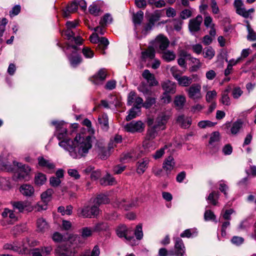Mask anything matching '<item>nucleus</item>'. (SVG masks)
Wrapping results in <instances>:
<instances>
[{
    "label": "nucleus",
    "instance_id": "obj_1",
    "mask_svg": "<svg viewBox=\"0 0 256 256\" xmlns=\"http://www.w3.org/2000/svg\"><path fill=\"white\" fill-rule=\"evenodd\" d=\"M92 136L84 134H76L68 148L70 155L74 158L84 156L92 147Z\"/></svg>",
    "mask_w": 256,
    "mask_h": 256
},
{
    "label": "nucleus",
    "instance_id": "obj_2",
    "mask_svg": "<svg viewBox=\"0 0 256 256\" xmlns=\"http://www.w3.org/2000/svg\"><path fill=\"white\" fill-rule=\"evenodd\" d=\"M52 124L56 126V137L60 141L59 146L68 151L71 144H73V141L71 140L68 133L66 128L64 126V123L53 121Z\"/></svg>",
    "mask_w": 256,
    "mask_h": 256
},
{
    "label": "nucleus",
    "instance_id": "obj_3",
    "mask_svg": "<svg viewBox=\"0 0 256 256\" xmlns=\"http://www.w3.org/2000/svg\"><path fill=\"white\" fill-rule=\"evenodd\" d=\"M170 44L168 39L162 34L158 35L152 42L154 48L159 52H162L168 48Z\"/></svg>",
    "mask_w": 256,
    "mask_h": 256
},
{
    "label": "nucleus",
    "instance_id": "obj_4",
    "mask_svg": "<svg viewBox=\"0 0 256 256\" xmlns=\"http://www.w3.org/2000/svg\"><path fill=\"white\" fill-rule=\"evenodd\" d=\"M201 89V85L200 84L195 83L186 88V92L190 98L194 100H198L202 98Z\"/></svg>",
    "mask_w": 256,
    "mask_h": 256
},
{
    "label": "nucleus",
    "instance_id": "obj_5",
    "mask_svg": "<svg viewBox=\"0 0 256 256\" xmlns=\"http://www.w3.org/2000/svg\"><path fill=\"white\" fill-rule=\"evenodd\" d=\"M125 130L131 133L142 132L144 130V124L140 120L132 121L124 126Z\"/></svg>",
    "mask_w": 256,
    "mask_h": 256
},
{
    "label": "nucleus",
    "instance_id": "obj_6",
    "mask_svg": "<svg viewBox=\"0 0 256 256\" xmlns=\"http://www.w3.org/2000/svg\"><path fill=\"white\" fill-rule=\"evenodd\" d=\"M107 76L106 70L101 68L90 78V80L95 84H100L105 80Z\"/></svg>",
    "mask_w": 256,
    "mask_h": 256
},
{
    "label": "nucleus",
    "instance_id": "obj_7",
    "mask_svg": "<svg viewBox=\"0 0 256 256\" xmlns=\"http://www.w3.org/2000/svg\"><path fill=\"white\" fill-rule=\"evenodd\" d=\"M168 118L164 114L158 116L156 120H154V124L152 126L158 130V131L166 129V125L167 122Z\"/></svg>",
    "mask_w": 256,
    "mask_h": 256
},
{
    "label": "nucleus",
    "instance_id": "obj_8",
    "mask_svg": "<svg viewBox=\"0 0 256 256\" xmlns=\"http://www.w3.org/2000/svg\"><path fill=\"white\" fill-rule=\"evenodd\" d=\"M143 100L138 96L134 92H130L128 96V106L134 105V106L142 107Z\"/></svg>",
    "mask_w": 256,
    "mask_h": 256
},
{
    "label": "nucleus",
    "instance_id": "obj_9",
    "mask_svg": "<svg viewBox=\"0 0 256 256\" xmlns=\"http://www.w3.org/2000/svg\"><path fill=\"white\" fill-rule=\"evenodd\" d=\"M154 124V120L148 118L147 121V124L148 126L146 130V138L148 140H154L158 134V130L152 126Z\"/></svg>",
    "mask_w": 256,
    "mask_h": 256
},
{
    "label": "nucleus",
    "instance_id": "obj_10",
    "mask_svg": "<svg viewBox=\"0 0 256 256\" xmlns=\"http://www.w3.org/2000/svg\"><path fill=\"white\" fill-rule=\"evenodd\" d=\"M176 166V162L172 156L166 158L162 164V168L167 174H170Z\"/></svg>",
    "mask_w": 256,
    "mask_h": 256
},
{
    "label": "nucleus",
    "instance_id": "obj_11",
    "mask_svg": "<svg viewBox=\"0 0 256 256\" xmlns=\"http://www.w3.org/2000/svg\"><path fill=\"white\" fill-rule=\"evenodd\" d=\"M202 21L201 16H198L196 18L192 19L189 22L188 28L191 32H196L200 30V26Z\"/></svg>",
    "mask_w": 256,
    "mask_h": 256
},
{
    "label": "nucleus",
    "instance_id": "obj_12",
    "mask_svg": "<svg viewBox=\"0 0 256 256\" xmlns=\"http://www.w3.org/2000/svg\"><path fill=\"white\" fill-rule=\"evenodd\" d=\"M137 205V200L136 199L132 202H127L124 200H116L115 201L113 206L115 208H124L125 210H128L130 208L136 206Z\"/></svg>",
    "mask_w": 256,
    "mask_h": 256
},
{
    "label": "nucleus",
    "instance_id": "obj_13",
    "mask_svg": "<svg viewBox=\"0 0 256 256\" xmlns=\"http://www.w3.org/2000/svg\"><path fill=\"white\" fill-rule=\"evenodd\" d=\"M174 254L177 256H183L185 253V246L182 240L180 238H174Z\"/></svg>",
    "mask_w": 256,
    "mask_h": 256
},
{
    "label": "nucleus",
    "instance_id": "obj_14",
    "mask_svg": "<svg viewBox=\"0 0 256 256\" xmlns=\"http://www.w3.org/2000/svg\"><path fill=\"white\" fill-rule=\"evenodd\" d=\"M56 252L60 256H76L74 252L69 246H61L56 250Z\"/></svg>",
    "mask_w": 256,
    "mask_h": 256
},
{
    "label": "nucleus",
    "instance_id": "obj_15",
    "mask_svg": "<svg viewBox=\"0 0 256 256\" xmlns=\"http://www.w3.org/2000/svg\"><path fill=\"white\" fill-rule=\"evenodd\" d=\"M20 193L26 197H32L34 194V187L29 184H23L20 188Z\"/></svg>",
    "mask_w": 256,
    "mask_h": 256
},
{
    "label": "nucleus",
    "instance_id": "obj_16",
    "mask_svg": "<svg viewBox=\"0 0 256 256\" xmlns=\"http://www.w3.org/2000/svg\"><path fill=\"white\" fill-rule=\"evenodd\" d=\"M162 89L164 92L174 94L176 90V84L174 82L166 80L162 84Z\"/></svg>",
    "mask_w": 256,
    "mask_h": 256
},
{
    "label": "nucleus",
    "instance_id": "obj_17",
    "mask_svg": "<svg viewBox=\"0 0 256 256\" xmlns=\"http://www.w3.org/2000/svg\"><path fill=\"white\" fill-rule=\"evenodd\" d=\"M234 6L238 14L245 18H247L248 13L246 12V9L244 7V4L242 0H235Z\"/></svg>",
    "mask_w": 256,
    "mask_h": 256
},
{
    "label": "nucleus",
    "instance_id": "obj_18",
    "mask_svg": "<svg viewBox=\"0 0 256 256\" xmlns=\"http://www.w3.org/2000/svg\"><path fill=\"white\" fill-rule=\"evenodd\" d=\"M78 8V4L76 1L71 2L70 4L63 10L62 16L64 18H68L70 14L76 12Z\"/></svg>",
    "mask_w": 256,
    "mask_h": 256
},
{
    "label": "nucleus",
    "instance_id": "obj_19",
    "mask_svg": "<svg viewBox=\"0 0 256 256\" xmlns=\"http://www.w3.org/2000/svg\"><path fill=\"white\" fill-rule=\"evenodd\" d=\"M38 165L42 168L48 170H52L55 168L54 164L50 160L44 158L42 156H39L38 158Z\"/></svg>",
    "mask_w": 256,
    "mask_h": 256
},
{
    "label": "nucleus",
    "instance_id": "obj_20",
    "mask_svg": "<svg viewBox=\"0 0 256 256\" xmlns=\"http://www.w3.org/2000/svg\"><path fill=\"white\" fill-rule=\"evenodd\" d=\"M142 76L143 78L146 80L150 86H153L158 84V82L156 80L154 74H151L148 70H145L143 72Z\"/></svg>",
    "mask_w": 256,
    "mask_h": 256
},
{
    "label": "nucleus",
    "instance_id": "obj_21",
    "mask_svg": "<svg viewBox=\"0 0 256 256\" xmlns=\"http://www.w3.org/2000/svg\"><path fill=\"white\" fill-rule=\"evenodd\" d=\"M142 146L146 150L151 151L158 146V144L154 140H148L145 138L142 143Z\"/></svg>",
    "mask_w": 256,
    "mask_h": 256
},
{
    "label": "nucleus",
    "instance_id": "obj_22",
    "mask_svg": "<svg viewBox=\"0 0 256 256\" xmlns=\"http://www.w3.org/2000/svg\"><path fill=\"white\" fill-rule=\"evenodd\" d=\"M178 84L183 87L190 86L192 82V78L186 76H180L177 80Z\"/></svg>",
    "mask_w": 256,
    "mask_h": 256
},
{
    "label": "nucleus",
    "instance_id": "obj_23",
    "mask_svg": "<svg viewBox=\"0 0 256 256\" xmlns=\"http://www.w3.org/2000/svg\"><path fill=\"white\" fill-rule=\"evenodd\" d=\"M12 205L14 210H18L19 212H22L25 209L28 210V202L24 201L14 202L12 203Z\"/></svg>",
    "mask_w": 256,
    "mask_h": 256
},
{
    "label": "nucleus",
    "instance_id": "obj_24",
    "mask_svg": "<svg viewBox=\"0 0 256 256\" xmlns=\"http://www.w3.org/2000/svg\"><path fill=\"white\" fill-rule=\"evenodd\" d=\"M100 182L102 186L114 185L116 184L114 178L109 174H107L105 176L102 178Z\"/></svg>",
    "mask_w": 256,
    "mask_h": 256
},
{
    "label": "nucleus",
    "instance_id": "obj_25",
    "mask_svg": "<svg viewBox=\"0 0 256 256\" xmlns=\"http://www.w3.org/2000/svg\"><path fill=\"white\" fill-rule=\"evenodd\" d=\"M230 90V88L228 86L222 93L220 102L224 105L229 106L230 104V98L228 96Z\"/></svg>",
    "mask_w": 256,
    "mask_h": 256
},
{
    "label": "nucleus",
    "instance_id": "obj_26",
    "mask_svg": "<svg viewBox=\"0 0 256 256\" xmlns=\"http://www.w3.org/2000/svg\"><path fill=\"white\" fill-rule=\"evenodd\" d=\"M155 49L152 46L148 48L142 52V58L146 60V59L149 58L152 59L155 56Z\"/></svg>",
    "mask_w": 256,
    "mask_h": 256
},
{
    "label": "nucleus",
    "instance_id": "obj_27",
    "mask_svg": "<svg viewBox=\"0 0 256 256\" xmlns=\"http://www.w3.org/2000/svg\"><path fill=\"white\" fill-rule=\"evenodd\" d=\"M139 106H133L128 111V114L126 117L127 121L130 120H131L136 118L140 112V108Z\"/></svg>",
    "mask_w": 256,
    "mask_h": 256
},
{
    "label": "nucleus",
    "instance_id": "obj_28",
    "mask_svg": "<svg viewBox=\"0 0 256 256\" xmlns=\"http://www.w3.org/2000/svg\"><path fill=\"white\" fill-rule=\"evenodd\" d=\"M186 98L183 95H178L176 96L174 100V104L178 109H182L186 103Z\"/></svg>",
    "mask_w": 256,
    "mask_h": 256
},
{
    "label": "nucleus",
    "instance_id": "obj_29",
    "mask_svg": "<svg viewBox=\"0 0 256 256\" xmlns=\"http://www.w3.org/2000/svg\"><path fill=\"white\" fill-rule=\"evenodd\" d=\"M220 140V134L219 132H213L210 136L209 140V144L212 146H218V143Z\"/></svg>",
    "mask_w": 256,
    "mask_h": 256
},
{
    "label": "nucleus",
    "instance_id": "obj_30",
    "mask_svg": "<svg viewBox=\"0 0 256 256\" xmlns=\"http://www.w3.org/2000/svg\"><path fill=\"white\" fill-rule=\"evenodd\" d=\"M36 224L38 230L40 232H44L48 228L47 222L42 218L38 219Z\"/></svg>",
    "mask_w": 256,
    "mask_h": 256
},
{
    "label": "nucleus",
    "instance_id": "obj_31",
    "mask_svg": "<svg viewBox=\"0 0 256 256\" xmlns=\"http://www.w3.org/2000/svg\"><path fill=\"white\" fill-rule=\"evenodd\" d=\"M46 181V176L41 172L36 174L34 176V183L36 185L40 186H42Z\"/></svg>",
    "mask_w": 256,
    "mask_h": 256
},
{
    "label": "nucleus",
    "instance_id": "obj_32",
    "mask_svg": "<svg viewBox=\"0 0 256 256\" xmlns=\"http://www.w3.org/2000/svg\"><path fill=\"white\" fill-rule=\"evenodd\" d=\"M89 12L94 16H98L100 14V6L96 2H93L88 8Z\"/></svg>",
    "mask_w": 256,
    "mask_h": 256
},
{
    "label": "nucleus",
    "instance_id": "obj_33",
    "mask_svg": "<svg viewBox=\"0 0 256 256\" xmlns=\"http://www.w3.org/2000/svg\"><path fill=\"white\" fill-rule=\"evenodd\" d=\"M177 122L182 127L186 128L191 124V120L188 118H185L184 115H180L178 117Z\"/></svg>",
    "mask_w": 256,
    "mask_h": 256
},
{
    "label": "nucleus",
    "instance_id": "obj_34",
    "mask_svg": "<svg viewBox=\"0 0 256 256\" xmlns=\"http://www.w3.org/2000/svg\"><path fill=\"white\" fill-rule=\"evenodd\" d=\"M219 196V193L218 192L214 191L210 194L208 197L207 198V200L208 201L209 203L212 204L214 206H216L218 203V200Z\"/></svg>",
    "mask_w": 256,
    "mask_h": 256
},
{
    "label": "nucleus",
    "instance_id": "obj_35",
    "mask_svg": "<svg viewBox=\"0 0 256 256\" xmlns=\"http://www.w3.org/2000/svg\"><path fill=\"white\" fill-rule=\"evenodd\" d=\"M80 232L81 236L84 238H86L91 236L92 235L94 230L91 227L86 226L82 228Z\"/></svg>",
    "mask_w": 256,
    "mask_h": 256
},
{
    "label": "nucleus",
    "instance_id": "obj_36",
    "mask_svg": "<svg viewBox=\"0 0 256 256\" xmlns=\"http://www.w3.org/2000/svg\"><path fill=\"white\" fill-rule=\"evenodd\" d=\"M148 162L149 160L146 158L143 159L142 162H139L137 168L138 173L140 174H143L144 172Z\"/></svg>",
    "mask_w": 256,
    "mask_h": 256
},
{
    "label": "nucleus",
    "instance_id": "obj_37",
    "mask_svg": "<svg viewBox=\"0 0 256 256\" xmlns=\"http://www.w3.org/2000/svg\"><path fill=\"white\" fill-rule=\"evenodd\" d=\"M162 58L167 62L173 60L176 58V55L174 52L170 50H166L162 52Z\"/></svg>",
    "mask_w": 256,
    "mask_h": 256
},
{
    "label": "nucleus",
    "instance_id": "obj_38",
    "mask_svg": "<svg viewBox=\"0 0 256 256\" xmlns=\"http://www.w3.org/2000/svg\"><path fill=\"white\" fill-rule=\"evenodd\" d=\"M109 42L107 38L104 37H101L100 38L96 48L102 50L103 51V54H104V50L106 48Z\"/></svg>",
    "mask_w": 256,
    "mask_h": 256
},
{
    "label": "nucleus",
    "instance_id": "obj_39",
    "mask_svg": "<svg viewBox=\"0 0 256 256\" xmlns=\"http://www.w3.org/2000/svg\"><path fill=\"white\" fill-rule=\"evenodd\" d=\"M54 193V190L52 189L49 188L47 190L44 192H42L41 194V198L42 200L44 203H47L48 202L52 194Z\"/></svg>",
    "mask_w": 256,
    "mask_h": 256
},
{
    "label": "nucleus",
    "instance_id": "obj_40",
    "mask_svg": "<svg viewBox=\"0 0 256 256\" xmlns=\"http://www.w3.org/2000/svg\"><path fill=\"white\" fill-rule=\"evenodd\" d=\"M202 54L204 58L211 60L214 56L215 52L211 46H208L204 48Z\"/></svg>",
    "mask_w": 256,
    "mask_h": 256
},
{
    "label": "nucleus",
    "instance_id": "obj_41",
    "mask_svg": "<svg viewBox=\"0 0 256 256\" xmlns=\"http://www.w3.org/2000/svg\"><path fill=\"white\" fill-rule=\"evenodd\" d=\"M242 126V122L240 120L234 122L230 130L232 134H236L240 131Z\"/></svg>",
    "mask_w": 256,
    "mask_h": 256
},
{
    "label": "nucleus",
    "instance_id": "obj_42",
    "mask_svg": "<svg viewBox=\"0 0 256 256\" xmlns=\"http://www.w3.org/2000/svg\"><path fill=\"white\" fill-rule=\"evenodd\" d=\"M78 214L79 216H82L84 218H92V215L90 214V208L89 206H85L82 209L78 210Z\"/></svg>",
    "mask_w": 256,
    "mask_h": 256
},
{
    "label": "nucleus",
    "instance_id": "obj_43",
    "mask_svg": "<svg viewBox=\"0 0 256 256\" xmlns=\"http://www.w3.org/2000/svg\"><path fill=\"white\" fill-rule=\"evenodd\" d=\"M95 201L96 204L100 205V204H108L110 202V200L106 195L100 194L97 196Z\"/></svg>",
    "mask_w": 256,
    "mask_h": 256
},
{
    "label": "nucleus",
    "instance_id": "obj_44",
    "mask_svg": "<svg viewBox=\"0 0 256 256\" xmlns=\"http://www.w3.org/2000/svg\"><path fill=\"white\" fill-rule=\"evenodd\" d=\"M246 22L248 23V25L246 26V28L248 32V34L247 36L248 40L250 41L256 40V34L251 28L248 22L246 21Z\"/></svg>",
    "mask_w": 256,
    "mask_h": 256
},
{
    "label": "nucleus",
    "instance_id": "obj_45",
    "mask_svg": "<svg viewBox=\"0 0 256 256\" xmlns=\"http://www.w3.org/2000/svg\"><path fill=\"white\" fill-rule=\"evenodd\" d=\"M122 142V137L120 135H116L114 140H111L108 144V148H113L116 146L118 144L121 143Z\"/></svg>",
    "mask_w": 256,
    "mask_h": 256
},
{
    "label": "nucleus",
    "instance_id": "obj_46",
    "mask_svg": "<svg viewBox=\"0 0 256 256\" xmlns=\"http://www.w3.org/2000/svg\"><path fill=\"white\" fill-rule=\"evenodd\" d=\"M116 232L118 236L120 238L124 237L126 239L127 237L128 236V232L126 230L125 226H122L119 227L116 230Z\"/></svg>",
    "mask_w": 256,
    "mask_h": 256
},
{
    "label": "nucleus",
    "instance_id": "obj_47",
    "mask_svg": "<svg viewBox=\"0 0 256 256\" xmlns=\"http://www.w3.org/2000/svg\"><path fill=\"white\" fill-rule=\"evenodd\" d=\"M70 64L73 67L76 66L82 62V58L80 56H70L68 58Z\"/></svg>",
    "mask_w": 256,
    "mask_h": 256
},
{
    "label": "nucleus",
    "instance_id": "obj_48",
    "mask_svg": "<svg viewBox=\"0 0 256 256\" xmlns=\"http://www.w3.org/2000/svg\"><path fill=\"white\" fill-rule=\"evenodd\" d=\"M144 12L140 10L133 16V22L135 24H140L143 19Z\"/></svg>",
    "mask_w": 256,
    "mask_h": 256
},
{
    "label": "nucleus",
    "instance_id": "obj_49",
    "mask_svg": "<svg viewBox=\"0 0 256 256\" xmlns=\"http://www.w3.org/2000/svg\"><path fill=\"white\" fill-rule=\"evenodd\" d=\"M156 102V100L154 98L148 96L146 98L144 102H142V107L143 106L146 108H148L154 105Z\"/></svg>",
    "mask_w": 256,
    "mask_h": 256
},
{
    "label": "nucleus",
    "instance_id": "obj_50",
    "mask_svg": "<svg viewBox=\"0 0 256 256\" xmlns=\"http://www.w3.org/2000/svg\"><path fill=\"white\" fill-rule=\"evenodd\" d=\"M112 17L108 14H106L100 20V24L102 26H105L108 24L110 23L112 21Z\"/></svg>",
    "mask_w": 256,
    "mask_h": 256
},
{
    "label": "nucleus",
    "instance_id": "obj_51",
    "mask_svg": "<svg viewBox=\"0 0 256 256\" xmlns=\"http://www.w3.org/2000/svg\"><path fill=\"white\" fill-rule=\"evenodd\" d=\"M217 92L215 90L208 91L206 95V100L208 102H212L216 98Z\"/></svg>",
    "mask_w": 256,
    "mask_h": 256
},
{
    "label": "nucleus",
    "instance_id": "obj_52",
    "mask_svg": "<svg viewBox=\"0 0 256 256\" xmlns=\"http://www.w3.org/2000/svg\"><path fill=\"white\" fill-rule=\"evenodd\" d=\"M134 235L137 240H140L143 238V232L142 230V224H139L136 226L135 231Z\"/></svg>",
    "mask_w": 256,
    "mask_h": 256
},
{
    "label": "nucleus",
    "instance_id": "obj_53",
    "mask_svg": "<svg viewBox=\"0 0 256 256\" xmlns=\"http://www.w3.org/2000/svg\"><path fill=\"white\" fill-rule=\"evenodd\" d=\"M15 165H16L20 168V172H24L26 175H28L31 170L30 168L28 165L22 164L18 162H16Z\"/></svg>",
    "mask_w": 256,
    "mask_h": 256
},
{
    "label": "nucleus",
    "instance_id": "obj_54",
    "mask_svg": "<svg viewBox=\"0 0 256 256\" xmlns=\"http://www.w3.org/2000/svg\"><path fill=\"white\" fill-rule=\"evenodd\" d=\"M170 72L176 80H177L182 74V72L179 70L176 66H172L170 69Z\"/></svg>",
    "mask_w": 256,
    "mask_h": 256
},
{
    "label": "nucleus",
    "instance_id": "obj_55",
    "mask_svg": "<svg viewBox=\"0 0 256 256\" xmlns=\"http://www.w3.org/2000/svg\"><path fill=\"white\" fill-rule=\"evenodd\" d=\"M82 52L85 58H91L94 56V52L88 47L84 48Z\"/></svg>",
    "mask_w": 256,
    "mask_h": 256
},
{
    "label": "nucleus",
    "instance_id": "obj_56",
    "mask_svg": "<svg viewBox=\"0 0 256 256\" xmlns=\"http://www.w3.org/2000/svg\"><path fill=\"white\" fill-rule=\"evenodd\" d=\"M92 228L94 232H100L105 230L106 228V224L104 222H99L96 224Z\"/></svg>",
    "mask_w": 256,
    "mask_h": 256
},
{
    "label": "nucleus",
    "instance_id": "obj_57",
    "mask_svg": "<svg viewBox=\"0 0 256 256\" xmlns=\"http://www.w3.org/2000/svg\"><path fill=\"white\" fill-rule=\"evenodd\" d=\"M4 248L5 250H12L14 252H18L20 250V247L16 245L14 243H7L4 244Z\"/></svg>",
    "mask_w": 256,
    "mask_h": 256
},
{
    "label": "nucleus",
    "instance_id": "obj_58",
    "mask_svg": "<svg viewBox=\"0 0 256 256\" xmlns=\"http://www.w3.org/2000/svg\"><path fill=\"white\" fill-rule=\"evenodd\" d=\"M240 58H238V59L236 60L232 64V60L229 61L227 68L224 70V74L226 76H228L230 74L232 66L236 64L240 61Z\"/></svg>",
    "mask_w": 256,
    "mask_h": 256
},
{
    "label": "nucleus",
    "instance_id": "obj_59",
    "mask_svg": "<svg viewBox=\"0 0 256 256\" xmlns=\"http://www.w3.org/2000/svg\"><path fill=\"white\" fill-rule=\"evenodd\" d=\"M166 148H167L166 145L156 150L155 154H153V158L156 160L160 158L164 154V150Z\"/></svg>",
    "mask_w": 256,
    "mask_h": 256
},
{
    "label": "nucleus",
    "instance_id": "obj_60",
    "mask_svg": "<svg viewBox=\"0 0 256 256\" xmlns=\"http://www.w3.org/2000/svg\"><path fill=\"white\" fill-rule=\"evenodd\" d=\"M134 158V154L132 152H128L124 154L120 158L122 162H126L132 160Z\"/></svg>",
    "mask_w": 256,
    "mask_h": 256
},
{
    "label": "nucleus",
    "instance_id": "obj_61",
    "mask_svg": "<svg viewBox=\"0 0 256 256\" xmlns=\"http://www.w3.org/2000/svg\"><path fill=\"white\" fill-rule=\"evenodd\" d=\"M244 242V238L240 236H234L231 239V242L236 246H240Z\"/></svg>",
    "mask_w": 256,
    "mask_h": 256
},
{
    "label": "nucleus",
    "instance_id": "obj_62",
    "mask_svg": "<svg viewBox=\"0 0 256 256\" xmlns=\"http://www.w3.org/2000/svg\"><path fill=\"white\" fill-rule=\"evenodd\" d=\"M204 220L206 221L210 220H214L216 218V216L210 210H206L204 214Z\"/></svg>",
    "mask_w": 256,
    "mask_h": 256
},
{
    "label": "nucleus",
    "instance_id": "obj_63",
    "mask_svg": "<svg viewBox=\"0 0 256 256\" xmlns=\"http://www.w3.org/2000/svg\"><path fill=\"white\" fill-rule=\"evenodd\" d=\"M243 92L239 87L234 88L232 92V95L234 98H239L242 94Z\"/></svg>",
    "mask_w": 256,
    "mask_h": 256
},
{
    "label": "nucleus",
    "instance_id": "obj_64",
    "mask_svg": "<svg viewBox=\"0 0 256 256\" xmlns=\"http://www.w3.org/2000/svg\"><path fill=\"white\" fill-rule=\"evenodd\" d=\"M214 126L213 123L209 120H202L198 124V126L202 128H204L206 127H212Z\"/></svg>",
    "mask_w": 256,
    "mask_h": 256
}]
</instances>
